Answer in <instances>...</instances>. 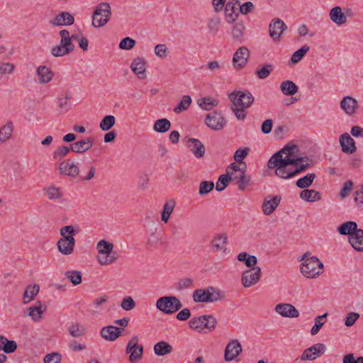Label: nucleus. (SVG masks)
<instances>
[{"mask_svg": "<svg viewBox=\"0 0 363 363\" xmlns=\"http://www.w3.org/2000/svg\"><path fill=\"white\" fill-rule=\"evenodd\" d=\"M298 152V145L287 144L270 157L267 162L268 168L275 169V174L284 179L305 172L310 166L309 159L299 156Z\"/></svg>", "mask_w": 363, "mask_h": 363, "instance_id": "obj_1", "label": "nucleus"}, {"mask_svg": "<svg viewBox=\"0 0 363 363\" xmlns=\"http://www.w3.org/2000/svg\"><path fill=\"white\" fill-rule=\"evenodd\" d=\"M302 260L304 262L301 265V272L305 277L313 279L323 273V264L318 257H311L309 252L303 254L300 261Z\"/></svg>", "mask_w": 363, "mask_h": 363, "instance_id": "obj_2", "label": "nucleus"}, {"mask_svg": "<svg viewBox=\"0 0 363 363\" xmlns=\"http://www.w3.org/2000/svg\"><path fill=\"white\" fill-rule=\"evenodd\" d=\"M76 231L72 225L63 226L60 229V235L62 236L57 242V248L63 255H70L74 250L75 240L73 235Z\"/></svg>", "mask_w": 363, "mask_h": 363, "instance_id": "obj_3", "label": "nucleus"}, {"mask_svg": "<svg viewBox=\"0 0 363 363\" xmlns=\"http://www.w3.org/2000/svg\"><path fill=\"white\" fill-rule=\"evenodd\" d=\"M193 300L196 303H213L225 297L221 291L213 286L196 289L193 293Z\"/></svg>", "mask_w": 363, "mask_h": 363, "instance_id": "obj_4", "label": "nucleus"}, {"mask_svg": "<svg viewBox=\"0 0 363 363\" xmlns=\"http://www.w3.org/2000/svg\"><path fill=\"white\" fill-rule=\"evenodd\" d=\"M60 44L51 49V54L56 57H63L71 53L75 48L74 45L70 40V33L66 29L61 30Z\"/></svg>", "mask_w": 363, "mask_h": 363, "instance_id": "obj_5", "label": "nucleus"}, {"mask_svg": "<svg viewBox=\"0 0 363 363\" xmlns=\"http://www.w3.org/2000/svg\"><path fill=\"white\" fill-rule=\"evenodd\" d=\"M189 327L198 332L205 329L208 332L213 331L217 325V320L213 315H203L199 317L192 318L189 322Z\"/></svg>", "mask_w": 363, "mask_h": 363, "instance_id": "obj_6", "label": "nucleus"}, {"mask_svg": "<svg viewBox=\"0 0 363 363\" xmlns=\"http://www.w3.org/2000/svg\"><path fill=\"white\" fill-rule=\"evenodd\" d=\"M156 306L164 313L173 314L182 308V303L176 296H162L157 299Z\"/></svg>", "mask_w": 363, "mask_h": 363, "instance_id": "obj_7", "label": "nucleus"}, {"mask_svg": "<svg viewBox=\"0 0 363 363\" xmlns=\"http://www.w3.org/2000/svg\"><path fill=\"white\" fill-rule=\"evenodd\" d=\"M111 15V6L108 4L101 3L99 4L92 16V25L95 28L104 26L109 20Z\"/></svg>", "mask_w": 363, "mask_h": 363, "instance_id": "obj_8", "label": "nucleus"}, {"mask_svg": "<svg viewBox=\"0 0 363 363\" xmlns=\"http://www.w3.org/2000/svg\"><path fill=\"white\" fill-rule=\"evenodd\" d=\"M229 99L232 104L240 106L242 108H249L254 102V96L248 91H235L229 94Z\"/></svg>", "mask_w": 363, "mask_h": 363, "instance_id": "obj_9", "label": "nucleus"}, {"mask_svg": "<svg viewBox=\"0 0 363 363\" xmlns=\"http://www.w3.org/2000/svg\"><path fill=\"white\" fill-rule=\"evenodd\" d=\"M205 123L211 130L218 131L224 128L227 121L220 111H214L206 115Z\"/></svg>", "mask_w": 363, "mask_h": 363, "instance_id": "obj_10", "label": "nucleus"}, {"mask_svg": "<svg viewBox=\"0 0 363 363\" xmlns=\"http://www.w3.org/2000/svg\"><path fill=\"white\" fill-rule=\"evenodd\" d=\"M261 268L259 267H252L244 271L241 276V281L245 288L251 287L256 284L261 278Z\"/></svg>", "mask_w": 363, "mask_h": 363, "instance_id": "obj_11", "label": "nucleus"}, {"mask_svg": "<svg viewBox=\"0 0 363 363\" xmlns=\"http://www.w3.org/2000/svg\"><path fill=\"white\" fill-rule=\"evenodd\" d=\"M138 337L137 335H135L128 342L126 352L130 353L129 360L130 362H135L142 358L143 347L141 345H138Z\"/></svg>", "mask_w": 363, "mask_h": 363, "instance_id": "obj_12", "label": "nucleus"}, {"mask_svg": "<svg viewBox=\"0 0 363 363\" xmlns=\"http://www.w3.org/2000/svg\"><path fill=\"white\" fill-rule=\"evenodd\" d=\"M113 248V245L105 240H101L97 244L99 252L98 260L101 264H108L113 262L109 255Z\"/></svg>", "mask_w": 363, "mask_h": 363, "instance_id": "obj_13", "label": "nucleus"}, {"mask_svg": "<svg viewBox=\"0 0 363 363\" xmlns=\"http://www.w3.org/2000/svg\"><path fill=\"white\" fill-rule=\"evenodd\" d=\"M326 346L323 343H316L306 348L300 357L301 361L314 360L325 353Z\"/></svg>", "mask_w": 363, "mask_h": 363, "instance_id": "obj_14", "label": "nucleus"}, {"mask_svg": "<svg viewBox=\"0 0 363 363\" xmlns=\"http://www.w3.org/2000/svg\"><path fill=\"white\" fill-rule=\"evenodd\" d=\"M242 352V347L238 340H231L225 350L224 358L226 362L235 359Z\"/></svg>", "mask_w": 363, "mask_h": 363, "instance_id": "obj_15", "label": "nucleus"}, {"mask_svg": "<svg viewBox=\"0 0 363 363\" xmlns=\"http://www.w3.org/2000/svg\"><path fill=\"white\" fill-rule=\"evenodd\" d=\"M286 29L287 26L282 20L274 18L269 23V35L274 41H278L283 32Z\"/></svg>", "mask_w": 363, "mask_h": 363, "instance_id": "obj_16", "label": "nucleus"}, {"mask_svg": "<svg viewBox=\"0 0 363 363\" xmlns=\"http://www.w3.org/2000/svg\"><path fill=\"white\" fill-rule=\"evenodd\" d=\"M249 57L250 51L247 48H239L233 57L234 67L235 68H242L247 64Z\"/></svg>", "mask_w": 363, "mask_h": 363, "instance_id": "obj_17", "label": "nucleus"}, {"mask_svg": "<svg viewBox=\"0 0 363 363\" xmlns=\"http://www.w3.org/2000/svg\"><path fill=\"white\" fill-rule=\"evenodd\" d=\"M274 311L285 318H298L299 315L298 311L290 303H278Z\"/></svg>", "mask_w": 363, "mask_h": 363, "instance_id": "obj_18", "label": "nucleus"}, {"mask_svg": "<svg viewBox=\"0 0 363 363\" xmlns=\"http://www.w3.org/2000/svg\"><path fill=\"white\" fill-rule=\"evenodd\" d=\"M340 108L347 115H354L358 108L357 101L350 96H345L340 101Z\"/></svg>", "mask_w": 363, "mask_h": 363, "instance_id": "obj_19", "label": "nucleus"}, {"mask_svg": "<svg viewBox=\"0 0 363 363\" xmlns=\"http://www.w3.org/2000/svg\"><path fill=\"white\" fill-rule=\"evenodd\" d=\"M340 143L342 151L346 154H352L357 150L355 142L347 133H343L340 137Z\"/></svg>", "mask_w": 363, "mask_h": 363, "instance_id": "obj_20", "label": "nucleus"}, {"mask_svg": "<svg viewBox=\"0 0 363 363\" xmlns=\"http://www.w3.org/2000/svg\"><path fill=\"white\" fill-rule=\"evenodd\" d=\"M281 197L280 196H274L272 198L268 196L262 203V208L264 215H271L277 207L279 205Z\"/></svg>", "mask_w": 363, "mask_h": 363, "instance_id": "obj_21", "label": "nucleus"}, {"mask_svg": "<svg viewBox=\"0 0 363 363\" xmlns=\"http://www.w3.org/2000/svg\"><path fill=\"white\" fill-rule=\"evenodd\" d=\"M59 171L60 174L76 177L79 173V167L69 160H65L60 164Z\"/></svg>", "mask_w": 363, "mask_h": 363, "instance_id": "obj_22", "label": "nucleus"}, {"mask_svg": "<svg viewBox=\"0 0 363 363\" xmlns=\"http://www.w3.org/2000/svg\"><path fill=\"white\" fill-rule=\"evenodd\" d=\"M145 60L143 57H138L133 60L131 63L130 67L133 72L138 76L140 79H143L146 77V67Z\"/></svg>", "mask_w": 363, "mask_h": 363, "instance_id": "obj_23", "label": "nucleus"}, {"mask_svg": "<svg viewBox=\"0 0 363 363\" xmlns=\"http://www.w3.org/2000/svg\"><path fill=\"white\" fill-rule=\"evenodd\" d=\"M186 145L196 157L201 158L203 157L206 149L203 143L199 140L196 138H189Z\"/></svg>", "mask_w": 363, "mask_h": 363, "instance_id": "obj_24", "label": "nucleus"}, {"mask_svg": "<svg viewBox=\"0 0 363 363\" xmlns=\"http://www.w3.org/2000/svg\"><path fill=\"white\" fill-rule=\"evenodd\" d=\"M348 242L357 252H363V230L359 228L352 236L348 237Z\"/></svg>", "mask_w": 363, "mask_h": 363, "instance_id": "obj_25", "label": "nucleus"}, {"mask_svg": "<svg viewBox=\"0 0 363 363\" xmlns=\"http://www.w3.org/2000/svg\"><path fill=\"white\" fill-rule=\"evenodd\" d=\"M74 22V17L68 12H62L50 21V23L55 26H71Z\"/></svg>", "mask_w": 363, "mask_h": 363, "instance_id": "obj_26", "label": "nucleus"}, {"mask_svg": "<svg viewBox=\"0 0 363 363\" xmlns=\"http://www.w3.org/2000/svg\"><path fill=\"white\" fill-rule=\"evenodd\" d=\"M93 145L91 138H86L70 145V149L76 153H83L89 150Z\"/></svg>", "mask_w": 363, "mask_h": 363, "instance_id": "obj_27", "label": "nucleus"}, {"mask_svg": "<svg viewBox=\"0 0 363 363\" xmlns=\"http://www.w3.org/2000/svg\"><path fill=\"white\" fill-rule=\"evenodd\" d=\"M329 16L331 21L337 26H341L347 21V16L342 12L340 6L333 7L330 11Z\"/></svg>", "mask_w": 363, "mask_h": 363, "instance_id": "obj_28", "label": "nucleus"}, {"mask_svg": "<svg viewBox=\"0 0 363 363\" xmlns=\"http://www.w3.org/2000/svg\"><path fill=\"white\" fill-rule=\"evenodd\" d=\"M358 229L357 223L354 221L350 220L339 225L337 231L341 235H348V237H350L352 236L353 233L357 232Z\"/></svg>", "mask_w": 363, "mask_h": 363, "instance_id": "obj_29", "label": "nucleus"}, {"mask_svg": "<svg viewBox=\"0 0 363 363\" xmlns=\"http://www.w3.org/2000/svg\"><path fill=\"white\" fill-rule=\"evenodd\" d=\"M232 181H235L238 184V189L240 191H244L250 182V177L244 174V172H239L229 176Z\"/></svg>", "mask_w": 363, "mask_h": 363, "instance_id": "obj_30", "label": "nucleus"}, {"mask_svg": "<svg viewBox=\"0 0 363 363\" xmlns=\"http://www.w3.org/2000/svg\"><path fill=\"white\" fill-rule=\"evenodd\" d=\"M14 126L12 121H7L0 128V143H4L9 140L13 133Z\"/></svg>", "mask_w": 363, "mask_h": 363, "instance_id": "obj_31", "label": "nucleus"}, {"mask_svg": "<svg viewBox=\"0 0 363 363\" xmlns=\"http://www.w3.org/2000/svg\"><path fill=\"white\" fill-rule=\"evenodd\" d=\"M38 82L40 84H46L51 81L53 74L50 69L46 66H39L36 70Z\"/></svg>", "mask_w": 363, "mask_h": 363, "instance_id": "obj_32", "label": "nucleus"}, {"mask_svg": "<svg viewBox=\"0 0 363 363\" xmlns=\"http://www.w3.org/2000/svg\"><path fill=\"white\" fill-rule=\"evenodd\" d=\"M300 198L310 203L320 201L322 199L320 193L315 189L302 190L300 192Z\"/></svg>", "mask_w": 363, "mask_h": 363, "instance_id": "obj_33", "label": "nucleus"}, {"mask_svg": "<svg viewBox=\"0 0 363 363\" xmlns=\"http://www.w3.org/2000/svg\"><path fill=\"white\" fill-rule=\"evenodd\" d=\"M45 311V306L40 301H38L35 306L28 308V315L34 321H39L42 318V314Z\"/></svg>", "mask_w": 363, "mask_h": 363, "instance_id": "obj_34", "label": "nucleus"}, {"mask_svg": "<svg viewBox=\"0 0 363 363\" xmlns=\"http://www.w3.org/2000/svg\"><path fill=\"white\" fill-rule=\"evenodd\" d=\"M245 31V26L243 22H238L233 26L231 29V34L233 38L242 43L244 40V34Z\"/></svg>", "mask_w": 363, "mask_h": 363, "instance_id": "obj_35", "label": "nucleus"}, {"mask_svg": "<svg viewBox=\"0 0 363 363\" xmlns=\"http://www.w3.org/2000/svg\"><path fill=\"white\" fill-rule=\"evenodd\" d=\"M227 240L225 234L217 235L211 241L212 248L216 251H225Z\"/></svg>", "mask_w": 363, "mask_h": 363, "instance_id": "obj_36", "label": "nucleus"}, {"mask_svg": "<svg viewBox=\"0 0 363 363\" xmlns=\"http://www.w3.org/2000/svg\"><path fill=\"white\" fill-rule=\"evenodd\" d=\"M173 351L172 346L165 341H160L154 346V352L157 356H164Z\"/></svg>", "mask_w": 363, "mask_h": 363, "instance_id": "obj_37", "label": "nucleus"}, {"mask_svg": "<svg viewBox=\"0 0 363 363\" xmlns=\"http://www.w3.org/2000/svg\"><path fill=\"white\" fill-rule=\"evenodd\" d=\"M43 191L49 200H57L63 197L62 191L55 186L52 185L44 187Z\"/></svg>", "mask_w": 363, "mask_h": 363, "instance_id": "obj_38", "label": "nucleus"}, {"mask_svg": "<svg viewBox=\"0 0 363 363\" xmlns=\"http://www.w3.org/2000/svg\"><path fill=\"white\" fill-rule=\"evenodd\" d=\"M39 290L40 286L38 284L28 286L23 296V303L26 304L34 299V298L39 293Z\"/></svg>", "mask_w": 363, "mask_h": 363, "instance_id": "obj_39", "label": "nucleus"}, {"mask_svg": "<svg viewBox=\"0 0 363 363\" xmlns=\"http://www.w3.org/2000/svg\"><path fill=\"white\" fill-rule=\"evenodd\" d=\"M17 344L14 340H9L4 336H0V350L9 354L16 351Z\"/></svg>", "mask_w": 363, "mask_h": 363, "instance_id": "obj_40", "label": "nucleus"}, {"mask_svg": "<svg viewBox=\"0 0 363 363\" xmlns=\"http://www.w3.org/2000/svg\"><path fill=\"white\" fill-rule=\"evenodd\" d=\"M280 89L286 96L294 95L298 89V86L291 80H286L281 83Z\"/></svg>", "mask_w": 363, "mask_h": 363, "instance_id": "obj_41", "label": "nucleus"}, {"mask_svg": "<svg viewBox=\"0 0 363 363\" xmlns=\"http://www.w3.org/2000/svg\"><path fill=\"white\" fill-rule=\"evenodd\" d=\"M107 301L108 296L106 295H103L96 298L93 301V308L88 309L89 313L91 315L100 313L103 309V305L106 303Z\"/></svg>", "mask_w": 363, "mask_h": 363, "instance_id": "obj_42", "label": "nucleus"}, {"mask_svg": "<svg viewBox=\"0 0 363 363\" xmlns=\"http://www.w3.org/2000/svg\"><path fill=\"white\" fill-rule=\"evenodd\" d=\"M315 177L316 175L315 173H308L304 177L298 179L296 182V185L298 188L303 190L307 189L306 188L312 185Z\"/></svg>", "mask_w": 363, "mask_h": 363, "instance_id": "obj_43", "label": "nucleus"}, {"mask_svg": "<svg viewBox=\"0 0 363 363\" xmlns=\"http://www.w3.org/2000/svg\"><path fill=\"white\" fill-rule=\"evenodd\" d=\"M175 205L176 202L174 199H169L164 204L161 214V219L163 222L167 223L173 212Z\"/></svg>", "mask_w": 363, "mask_h": 363, "instance_id": "obj_44", "label": "nucleus"}, {"mask_svg": "<svg viewBox=\"0 0 363 363\" xmlns=\"http://www.w3.org/2000/svg\"><path fill=\"white\" fill-rule=\"evenodd\" d=\"M171 122L167 118H160L155 121L153 130L160 133L167 132L171 128Z\"/></svg>", "mask_w": 363, "mask_h": 363, "instance_id": "obj_45", "label": "nucleus"}, {"mask_svg": "<svg viewBox=\"0 0 363 363\" xmlns=\"http://www.w3.org/2000/svg\"><path fill=\"white\" fill-rule=\"evenodd\" d=\"M231 3H227L225 5V17L228 23L235 22L239 16V13L235 12L236 8Z\"/></svg>", "mask_w": 363, "mask_h": 363, "instance_id": "obj_46", "label": "nucleus"}, {"mask_svg": "<svg viewBox=\"0 0 363 363\" xmlns=\"http://www.w3.org/2000/svg\"><path fill=\"white\" fill-rule=\"evenodd\" d=\"M68 332L72 337L77 338L85 334L86 329L79 323H73L69 327Z\"/></svg>", "mask_w": 363, "mask_h": 363, "instance_id": "obj_47", "label": "nucleus"}, {"mask_svg": "<svg viewBox=\"0 0 363 363\" xmlns=\"http://www.w3.org/2000/svg\"><path fill=\"white\" fill-rule=\"evenodd\" d=\"M198 104L202 109L209 111L213 107L216 106L218 101L215 99L207 97L199 99Z\"/></svg>", "mask_w": 363, "mask_h": 363, "instance_id": "obj_48", "label": "nucleus"}, {"mask_svg": "<svg viewBox=\"0 0 363 363\" xmlns=\"http://www.w3.org/2000/svg\"><path fill=\"white\" fill-rule=\"evenodd\" d=\"M310 50V47L308 45H303L300 49L297 50L294 52L291 57V62L292 64L298 62Z\"/></svg>", "mask_w": 363, "mask_h": 363, "instance_id": "obj_49", "label": "nucleus"}, {"mask_svg": "<svg viewBox=\"0 0 363 363\" xmlns=\"http://www.w3.org/2000/svg\"><path fill=\"white\" fill-rule=\"evenodd\" d=\"M65 276L74 286L78 285L82 282V274L79 271H67L65 272Z\"/></svg>", "mask_w": 363, "mask_h": 363, "instance_id": "obj_50", "label": "nucleus"}, {"mask_svg": "<svg viewBox=\"0 0 363 363\" xmlns=\"http://www.w3.org/2000/svg\"><path fill=\"white\" fill-rule=\"evenodd\" d=\"M274 70V66L272 64H266L261 68H257L256 74L259 79H264L269 77Z\"/></svg>", "mask_w": 363, "mask_h": 363, "instance_id": "obj_51", "label": "nucleus"}, {"mask_svg": "<svg viewBox=\"0 0 363 363\" xmlns=\"http://www.w3.org/2000/svg\"><path fill=\"white\" fill-rule=\"evenodd\" d=\"M191 103V99L189 96L185 95L182 97L181 101L174 108V111L177 113H179L183 111L187 110Z\"/></svg>", "mask_w": 363, "mask_h": 363, "instance_id": "obj_52", "label": "nucleus"}, {"mask_svg": "<svg viewBox=\"0 0 363 363\" xmlns=\"http://www.w3.org/2000/svg\"><path fill=\"white\" fill-rule=\"evenodd\" d=\"M327 315H328L327 313H325L323 315H318V316H317L315 318V324H314V325L313 326V328H311V335H316L320 331V330L321 329L322 326L325 323Z\"/></svg>", "mask_w": 363, "mask_h": 363, "instance_id": "obj_53", "label": "nucleus"}, {"mask_svg": "<svg viewBox=\"0 0 363 363\" xmlns=\"http://www.w3.org/2000/svg\"><path fill=\"white\" fill-rule=\"evenodd\" d=\"M149 176L146 172L140 173L138 176V188L140 191H145L149 187Z\"/></svg>", "mask_w": 363, "mask_h": 363, "instance_id": "obj_54", "label": "nucleus"}, {"mask_svg": "<svg viewBox=\"0 0 363 363\" xmlns=\"http://www.w3.org/2000/svg\"><path fill=\"white\" fill-rule=\"evenodd\" d=\"M230 182H231V179L227 174L220 175L216 183V189L218 191H223L228 186Z\"/></svg>", "mask_w": 363, "mask_h": 363, "instance_id": "obj_55", "label": "nucleus"}, {"mask_svg": "<svg viewBox=\"0 0 363 363\" xmlns=\"http://www.w3.org/2000/svg\"><path fill=\"white\" fill-rule=\"evenodd\" d=\"M214 188V183L211 181H203L200 183L199 194L205 195L211 192Z\"/></svg>", "mask_w": 363, "mask_h": 363, "instance_id": "obj_56", "label": "nucleus"}, {"mask_svg": "<svg viewBox=\"0 0 363 363\" xmlns=\"http://www.w3.org/2000/svg\"><path fill=\"white\" fill-rule=\"evenodd\" d=\"M113 126V116L109 115L105 116L99 124L100 128L104 131H107Z\"/></svg>", "mask_w": 363, "mask_h": 363, "instance_id": "obj_57", "label": "nucleus"}, {"mask_svg": "<svg viewBox=\"0 0 363 363\" xmlns=\"http://www.w3.org/2000/svg\"><path fill=\"white\" fill-rule=\"evenodd\" d=\"M220 20L218 18H211L208 23V30L211 34H216L220 28Z\"/></svg>", "mask_w": 363, "mask_h": 363, "instance_id": "obj_58", "label": "nucleus"}, {"mask_svg": "<svg viewBox=\"0 0 363 363\" xmlns=\"http://www.w3.org/2000/svg\"><path fill=\"white\" fill-rule=\"evenodd\" d=\"M121 306L125 311H130L135 308L136 303L131 296H125L123 299Z\"/></svg>", "mask_w": 363, "mask_h": 363, "instance_id": "obj_59", "label": "nucleus"}, {"mask_svg": "<svg viewBox=\"0 0 363 363\" xmlns=\"http://www.w3.org/2000/svg\"><path fill=\"white\" fill-rule=\"evenodd\" d=\"M136 42L135 40L130 37L124 38L119 43V48L121 50H131L135 45Z\"/></svg>", "mask_w": 363, "mask_h": 363, "instance_id": "obj_60", "label": "nucleus"}, {"mask_svg": "<svg viewBox=\"0 0 363 363\" xmlns=\"http://www.w3.org/2000/svg\"><path fill=\"white\" fill-rule=\"evenodd\" d=\"M246 108H242V107H240V106H235L233 104L231 106V109H232L233 112L235 113L236 118H238V120H240V121H243L246 118V116H247V113L245 111Z\"/></svg>", "mask_w": 363, "mask_h": 363, "instance_id": "obj_61", "label": "nucleus"}, {"mask_svg": "<svg viewBox=\"0 0 363 363\" xmlns=\"http://www.w3.org/2000/svg\"><path fill=\"white\" fill-rule=\"evenodd\" d=\"M101 335L107 340H113V325L104 327L101 330Z\"/></svg>", "mask_w": 363, "mask_h": 363, "instance_id": "obj_62", "label": "nucleus"}, {"mask_svg": "<svg viewBox=\"0 0 363 363\" xmlns=\"http://www.w3.org/2000/svg\"><path fill=\"white\" fill-rule=\"evenodd\" d=\"M70 150V147H68L67 146H60L57 150L54 152L53 158L55 160H60L67 155Z\"/></svg>", "mask_w": 363, "mask_h": 363, "instance_id": "obj_63", "label": "nucleus"}, {"mask_svg": "<svg viewBox=\"0 0 363 363\" xmlns=\"http://www.w3.org/2000/svg\"><path fill=\"white\" fill-rule=\"evenodd\" d=\"M61 355L57 352H53L45 355L44 357L45 363H60Z\"/></svg>", "mask_w": 363, "mask_h": 363, "instance_id": "obj_64", "label": "nucleus"}]
</instances>
